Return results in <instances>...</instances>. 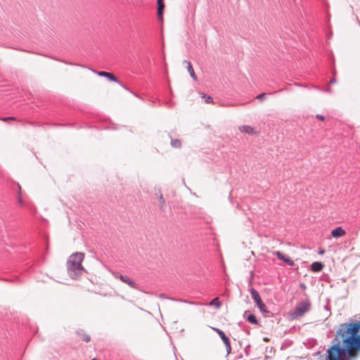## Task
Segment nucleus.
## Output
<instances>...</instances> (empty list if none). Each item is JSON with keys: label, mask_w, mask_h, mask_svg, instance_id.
Listing matches in <instances>:
<instances>
[{"label": "nucleus", "mask_w": 360, "mask_h": 360, "mask_svg": "<svg viewBox=\"0 0 360 360\" xmlns=\"http://www.w3.org/2000/svg\"><path fill=\"white\" fill-rule=\"evenodd\" d=\"M84 258V255L81 252L72 254L69 257L67 267L68 273L72 278H77L84 271V267L82 266Z\"/></svg>", "instance_id": "2"}, {"label": "nucleus", "mask_w": 360, "mask_h": 360, "mask_svg": "<svg viewBox=\"0 0 360 360\" xmlns=\"http://www.w3.org/2000/svg\"><path fill=\"white\" fill-rule=\"evenodd\" d=\"M250 293L260 311L262 314H268L269 311L267 310L265 304L262 302L259 292L255 289L251 288Z\"/></svg>", "instance_id": "4"}, {"label": "nucleus", "mask_w": 360, "mask_h": 360, "mask_svg": "<svg viewBox=\"0 0 360 360\" xmlns=\"http://www.w3.org/2000/svg\"><path fill=\"white\" fill-rule=\"evenodd\" d=\"M97 75L101 77H105L110 81L117 82V78L115 77V75L110 72L100 71L97 72Z\"/></svg>", "instance_id": "11"}, {"label": "nucleus", "mask_w": 360, "mask_h": 360, "mask_svg": "<svg viewBox=\"0 0 360 360\" xmlns=\"http://www.w3.org/2000/svg\"><path fill=\"white\" fill-rule=\"evenodd\" d=\"M360 321L345 323L338 329L334 345H340V352L345 356L355 357L360 352Z\"/></svg>", "instance_id": "1"}, {"label": "nucleus", "mask_w": 360, "mask_h": 360, "mask_svg": "<svg viewBox=\"0 0 360 360\" xmlns=\"http://www.w3.org/2000/svg\"><path fill=\"white\" fill-rule=\"evenodd\" d=\"M18 202H19V203H20L21 205H23V201H22V198H19V199H18Z\"/></svg>", "instance_id": "24"}, {"label": "nucleus", "mask_w": 360, "mask_h": 360, "mask_svg": "<svg viewBox=\"0 0 360 360\" xmlns=\"http://www.w3.org/2000/svg\"><path fill=\"white\" fill-rule=\"evenodd\" d=\"M311 304L309 301H304L299 303L293 312L292 316L294 319L302 316L310 309Z\"/></svg>", "instance_id": "3"}, {"label": "nucleus", "mask_w": 360, "mask_h": 360, "mask_svg": "<svg viewBox=\"0 0 360 360\" xmlns=\"http://www.w3.org/2000/svg\"><path fill=\"white\" fill-rule=\"evenodd\" d=\"M212 329L218 333V335L224 342L226 347L227 354H230L231 352V345L229 338L225 335V333L221 330L214 327H212Z\"/></svg>", "instance_id": "6"}, {"label": "nucleus", "mask_w": 360, "mask_h": 360, "mask_svg": "<svg viewBox=\"0 0 360 360\" xmlns=\"http://www.w3.org/2000/svg\"><path fill=\"white\" fill-rule=\"evenodd\" d=\"M275 255L280 260L284 261L286 264H288L290 266H293L295 264L294 262L290 259L288 257H286L284 254H283L281 252L276 251L274 252Z\"/></svg>", "instance_id": "7"}, {"label": "nucleus", "mask_w": 360, "mask_h": 360, "mask_svg": "<svg viewBox=\"0 0 360 360\" xmlns=\"http://www.w3.org/2000/svg\"><path fill=\"white\" fill-rule=\"evenodd\" d=\"M1 120L4 121V122H7L8 120H15L16 118L14 117H4V118H1L0 119Z\"/></svg>", "instance_id": "21"}, {"label": "nucleus", "mask_w": 360, "mask_h": 360, "mask_svg": "<svg viewBox=\"0 0 360 360\" xmlns=\"http://www.w3.org/2000/svg\"><path fill=\"white\" fill-rule=\"evenodd\" d=\"M209 304L210 306H214L217 309H219L221 306V302L219 301V297L214 298Z\"/></svg>", "instance_id": "16"}, {"label": "nucleus", "mask_w": 360, "mask_h": 360, "mask_svg": "<svg viewBox=\"0 0 360 360\" xmlns=\"http://www.w3.org/2000/svg\"><path fill=\"white\" fill-rule=\"evenodd\" d=\"M120 279L127 283V285H129L130 287L131 288H136V284L128 276H122V275H120Z\"/></svg>", "instance_id": "12"}, {"label": "nucleus", "mask_w": 360, "mask_h": 360, "mask_svg": "<svg viewBox=\"0 0 360 360\" xmlns=\"http://www.w3.org/2000/svg\"><path fill=\"white\" fill-rule=\"evenodd\" d=\"M202 97L205 98L206 103H213V99L210 96H206L205 94H202Z\"/></svg>", "instance_id": "18"}, {"label": "nucleus", "mask_w": 360, "mask_h": 360, "mask_svg": "<svg viewBox=\"0 0 360 360\" xmlns=\"http://www.w3.org/2000/svg\"><path fill=\"white\" fill-rule=\"evenodd\" d=\"M186 63H187V70L188 72H189L191 77L194 79V80H196L197 79V77L195 75V73L194 72V70L193 68V66L191 63V62L189 61H186Z\"/></svg>", "instance_id": "15"}, {"label": "nucleus", "mask_w": 360, "mask_h": 360, "mask_svg": "<svg viewBox=\"0 0 360 360\" xmlns=\"http://www.w3.org/2000/svg\"><path fill=\"white\" fill-rule=\"evenodd\" d=\"M265 96H266V94L264 93H262V94L258 95L256 98L257 99L262 100L265 97Z\"/></svg>", "instance_id": "22"}, {"label": "nucleus", "mask_w": 360, "mask_h": 360, "mask_svg": "<svg viewBox=\"0 0 360 360\" xmlns=\"http://www.w3.org/2000/svg\"><path fill=\"white\" fill-rule=\"evenodd\" d=\"M328 352V360H344V356L340 352V345H333Z\"/></svg>", "instance_id": "5"}, {"label": "nucleus", "mask_w": 360, "mask_h": 360, "mask_svg": "<svg viewBox=\"0 0 360 360\" xmlns=\"http://www.w3.org/2000/svg\"><path fill=\"white\" fill-rule=\"evenodd\" d=\"M323 268V264L319 262H313L311 265V269L314 272H319Z\"/></svg>", "instance_id": "13"}, {"label": "nucleus", "mask_w": 360, "mask_h": 360, "mask_svg": "<svg viewBox=\"0 0 360 360\" xmlns=\"http://www.w3.org/2000/svg\"><path fill=\"white\" fill-rule=\"evenodd\" d=\"M269 340V338H264V341H265V342H268Z\"/></svg>", "instance_id": "25"}, {"label": "nucleus", "mask_w": 360, "mask_h": 360, "mask_svg": "<svg viewBox=\"0 0 360 360\" xmlns=\"http://www.w3.org/2000/svg\"><path fill=\"white\" fill-rule=\"evenodd\" d=\"M247 319L251 323H254V324H257V320L255 316L253 315V314L249 315L248 316Z\"/></svg>", "instance_id": "17"}, {"label": "nucleus", "mask_w": 360, "mask_h": 360, "mask_svg": "<svg viewBox=\"0 0 360 360\" xmlns=\"http://www.w3.org/2000/svg\"><path fill=\"white\" fill-rule=\"evenodd\" d=\"M238 129L242 133H246L251 135L258 134L257 131L253 127L248 125L240 126Z\"/></svg>", "instance_id": "9"}, {"label": "nucleus", "mask_w": 360, "mask_h": 360, "mask_svg": "<svg viewBox=\"0 0 360 360\" xmlns=\"http://www.w3.org/2000/svg\"><path fill=\"white\" fill-rule=\"evenodd\" d=\"M346 234V232L345 230L342 229V227L339 226L336 229H333L331 231V235L334 238H339L345 236Z\"/></svg>", "instance_id": "10"}, {"label": "nucleus", "mask_w": 360, "mask_h": 360, "mask_svg": "<svg viewBox=\"0 0 360 360\" xmlns=\"http://www.w3.org/2000/svg\"><path fill=\"white\" fill-rule=\"evenodd\" d=\"M157 195H158V201H159V203H160V209L162 211H165V207H166L165 200L163 198V195H162V194L160 192L159 193L158 195L157 194Z\"/></svg>", "instance_id": "14"}, {"label": "nucleus", "mask_w": 360, "mask_h": 360, "mask_svg": "<svg viewBox=\"0 0 360 360\" xmlns=\"http://www.w3.org/2000/svg\"><path fill=\"white\" fill-rule=\"evenodd\" d=\"M172 145L175 148H179L181 146V142L179 140L177 139L173 140L172 141Z\"/></svg>", "instance_id": "19"}, {"label": "nucleus", "mask_w": 360, "mask_h": 360, "mask_svg": "<svg viewBox=\"0 0 360 360\" xmlns=\"http://www.w3.org/2000/svg\"><path fill=\"white\" fill-rule=\"evenodd\" d=\"M91 360H96V359H91Z\"/></svg>", "instance_id": "26"}, {"label": "nucleus", "mask_w": 360, "mask_h": 360, "mask_svg": "<svg viewBox=\"0 0 360 360\" xmlns=\"http://www.w3.org/2000/svg\"><path fill=\"white\" fill-rule=\"evenodd\" d=\"M91 338L89 335H83L82 336V340L85 342H89L90 341Z\"/></svg>", "instance_id": "20"}, {"label": "nucleus", "mask_w": 360, "mask_h": 360, "mask_svg": "<svg viewBox=\"0 0 360 360\" xmlns=\"http://www.w3.org/2000/svg\"><path fill=\"white\" fill-rule=\"evenodd\" d=\"M316 117L317 119H319V120H320L321 121H324V120H325V117L323 115H316Z\"/></svg>", "instance_id": "23"}, {"label": "nucleus", "mask_w": 360, "mask_h": 360, "mask_svg": "<svg viewBox=\"0 0 360 360\" xmlns=\"http://www.w3.org/2000/svg\"><path fill=\"white\" fill-rule=\"evenodd\" d=\"M158 3V18L161 22L163 21V12L165 8L164 0H157Z\"/></svg>", "instance_id": "8"}]
</instances>
